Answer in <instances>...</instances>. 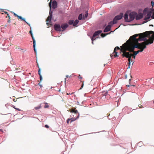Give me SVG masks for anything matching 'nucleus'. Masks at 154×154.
I'll use <instances>...</instances> for the list:
<instances>
[{
	"instance_id": "bb28decb",
	"label": "nucleus",
	"mask_w": 154,
	"mask_h": 154,
	"mask_svg": "<svg viewBox=\"0 0 154 154\" xmlns=\"http://www.w3.org/2000/svg\"><path fill=\"white\" fill-rule=\"evenodd\" d=\"M52 11H51V10H50V12H49V16H52Z\"/></svg>"
},
{
	"instance_id": "f3484780",
	"label": "nucleus",
	"mask_w": 154,
	"mask_h": 154,
	"mask_svg": "<svg viewBox=\"0 0 154 154\" xmlns=\"http://www.w3.org/2000/svg\"><path fill=\"white\" fill-rule=\"evenodd\" d=\"M71 112H74L75 113H78V112L77 110H75L73 109H72L71 111Z\"/></svg>"
},
{
	"instance_id": "7ed1b4c3",
	"label": "nucleus",
	"mask_w": 154,
	"mask_h": 154,
	"mask_svg": "<svg viewBox=\"0 0 154 154\" xmlns=\"http://www.w3.org/2000/svg\"><path fill=\"white\" fill-rule=\"evenodd\" d=\"M123 16V13H120L119 15L116 16L114 18L113 20L114 21L115 20L116 22H117V21L121 20L122 17Z\"/></svg>"
},
{
	"instance_id": "49530a36",
	"label": "nucleus",
	"mask_w": 154,
	"mask_h": 154,
	"mask_svg": "<svg viewBox=\"0 0 154 154\" xmlns=\"http://www.w3.org/2000/svg\"><path fill=\"white\" fill-rule=\"evenodd\" d=\"M131 85H127V86L128 87H129Z\"/></svg>"
},
{
	"instance_id": "4d7b16f0",
	"label": "nucleus",
	"mask_w": 154,
	"mask_h": 154,
	"mask_svg": "<svg viewBox=\"0 0 154 154\" xmlns=\"http://www.w3.org/2000/svg\"><path fill=\"white\" fill-rule=\"evenodd\" d=\"M66 78H65V82H66Z\"/></svg>"
},
{
	"instance_id": "cd10ccee",
	"label": "nucleus",
	"mask_w": 154,
	"mask_h": 154,
	"mask_svg": "<svg viewBox=\"0 0 154 154\" xmlns=\"http://www.w3.org/2000/svg\"><path fill=\"white\" fill-rule=\"evenodd\" d=\"M120 49V48L118 47H116L114 49V52H115L116 51V49Z\"/></svg>"
},
{
	"instance_id": "f03ea898",
	"label": "nucleus",
	"mask_w": 154,
	"mask_h": 154,
	"mask_svg": "<svg viewBox=\"0 0 154 154\" xmlns=\"http://www.w3.org/2000/svg\"><path fill=\"white\" fill-rule=\"evenodd\" d=\"M136 14L137 13L134 12H132L130 13L129 15V20H130V22L134 19L135 17V16Z\"/></svg>"
},
{
	"instance_id": "2eb2a0df",
	"label": "nucleus",
	"mask_w": 154,
	"mask_h": 154,
	"mask_svg": "<svg viewBox=\"0 0 154 154\" xmlns=\"http://www.w3.org/2000/svg\"><path fill=\"white\" fill-rule=\"evenodd\" d=\"M31 35L32 36V39L33 40V44H34V45H35V41L34 37L33 36V34H31Z\"/></svg>"
},
{
	"instance_id": "7c9ffc66",
	"label": "nucleus",
	"mask_w": 154,
	"mask_h": 154,
	"mask_svg": "<svg viewBox=\"0 0 154 154\" xmlns=\"http://www.w3.org/2000/svg\"><path fill=\"white\" fill-rule=\"evenodd\" d=\"M114 52L115 53V54H114V57H116L118 56V55H117V52H116V51L115 52L114 51Z\"/></svg>"
},
{
	"instance_id": "f704fd0d",
	"label": "nucleus",
	"mask_w": 154,
	"mask_h": 154,
	"mask_svg": "<svg viewBox=\"0 0 154 154\" xmlns=\"http://www.w3.org/2000/svg\"><path fill=\"white\" fill-rule=\"evenodd\" d=\"M151 5L152 7H153V6L154 5V3L152 1L151 2Z\"/></svg>"
},
{
	"instance_id": "052dcab7",
	"label": "nucleus",
	"mask_w": 154,
	"mask_h": 154,
	"mask_svg": "<svg viewBox=\"0 0 154 154\" xmlns=\"http://www.w3.org/2000/svg\"><path fill=\"white\" fill-rule=\"evenodd\" d=\"M153 103H154V101H153Z\"/></svg>"
},
{
	"instance_id": "5701e85b",
	"label": "nucleus",
	"mask_w": 154,
	"mask_h": 154,
	"mask_svg": "<svg viewBox=\"0 0 154 154\" xmlns=\"http://www.w3.org/2000/svg\"><path fill=\"white\" fill-rule=\"evenodd\" d=\"M49 107V106L48 105V104L46 103H45V105L44 106V108H47Z\"/></svg>"
},
{
	"instance_id": "c03bdc74",
	"label": "nucleus",
	"mask_w": 154,
	"mask_h": 154,
	"mask_svg": "<svg viewBox=\"0 0 154 154\" xmlns=\"http://www.w3.org/2000/svg\"><path fill=\"white\" fill-rule=\"evenodd\" d=\"M4 13H5L6 14H7V15H8V13L7 12H6V11H4Z\"/></svg>"
},
{
	"instance_id": "b1692460",
	"label": "nucleus",
	"mask_w": 154,
	"mask_h": 154,
	"mask_svg": "<svg viewBox=\"0 0 154 154\" xmlns=\"http://www.w3.org/2000/svg\"><path fill=\"white\" fill-rule=\"evenodd\" d=\"M88 15V13L87 11H86L85 15V18H86L87 17Z\"/></svg>"
},
{
	"instance_id": "39448f33",
	"label": "nucleus",
	"mask_w": 154,
	"mask_h": 154,
	"mask_svg": "<svg viewBox=\"0 0 154 154\" xmlns=\"http://www.w3.org/2000/svg\"><path fill=\"white\" fill-rule=\"evenodd\" d=\"M143 17V14L142 13H140L138 14H137L135 16V19L136 20H138L142 18Z\"/></svg>"
},
{
	"instance_id": "58836bf2",
	"label": "nucleus",
	"mask_w": 154,
	"mask_h": 154,
	"mask_svg": "<svg viewBox=\"0 0 154 154\" xmlns=\"http://www.w3.org/2000/svg\"><path fill=\"white\" fill-rule=\"evenodd\" d=\"M151 17L152 19H154V14L152 15Z\"/></svg>"
},
{
	"instance_id": "13d9d810",
	"label": "nucleus",
	"mask_w": 154,
	"mask_h": 154,
	"mask_svg": "<svg viewBox=\"0 0 154 154\" xmlns=\"http://www.w3.org/2000/svg\"><path fill=\"white\" fill-rule=\"evenodd\" d=\"M0 131H2V129H0Z\"/></svg>"
},
{
	"instance_id": "1a4fd4ad",
	"label": "nucleus",
	"mask_w": 154,
	"mask_h": 154,
	"mask_svg": "<svg viewBox=\"0 0 154 154\" xmlns=\"http://www.w3.org/2000/svg\"><path fill=\"white\" fill-rule=\"evenodd\" d=\"M111 29L110 26H109V25H108L105 28L104 30V32H107L109 31H110Z\"/></svg>"
},
{
	"instance_id": "c756f323",
	"label": "nucleus",
	"mask_w": 154,
	"mask_h": 154,
	"mask_svg": "<svg viewBox=\"0 0 154 154\" xmlns=\"http://www.w3.org/2000/svg\"><path fill=\"white\" fill-rule=\"evenodd\" d=\"M38 74L39 75H41V70L39 68L38 70Z\"/></svg>"
},
{
	"instance_id": "8fccbe9b",
	"label": "nucleus",
	"mask_w": 154,
	"mask_h": 154,
	"mask_svg": "<svg viewBox=\"0 0 154 154\" xmlns=\"http://www.w3.org/2000/svg\"><path fill=\"white\" fill-rule=\"evenodd\" d=\"M94 41V40H92V43L93 44H94V43H93V41Z\"/></svg>"
},
{
	"instance_id": "e433bc0d",
	"label": "nucleus",
	"mask_w": 154,
	"mask_h": 154,
	"mask_svg": "<svg viewBox=\"0 0 154 154\" xmlns=\"http://www.w3.org/2000/svg\"><path fill=\"white\" fill-rule=\"evenodd\" d=\"M27 24H28L29 26H30V28L31 27H30V24L29 23H28L26 20H25V21H24Z\"/></svg>"
},
{
	"instance_id": "864d4df0",
	"label": "nucleus",
	"mask_w": 154,
	"mask_h": 154,
	"mask_svg": "<svg viewBox=\"0 0 154 154\" xmlns=\"http://www.w3.org/2000/svg\"><path fill=\"white\" fill-rule=\"evenodd\" d=\"M149 26H153V25H149Z\"/></svg>"
},
{
	"instance_id": "0eeeda50",
	"label": "nucleus",
	"mask_w": 154,
	"mask_h": 154,
	"mask_svg": "<svg viewBox=\"0 0 154 154\" xmlns=\"http://www.w3.org/2000/svg\"><path fill=\"white\" fill-rule=\"evenodd\" d=\"M68 25L67 23L63 24L61 25V27L62 29L64 30L68 27Z\"/></svg>"
},
{
	"instance_id": "aec40b11",
	"label": "nucleus",
	"mask_w": 154,
	"mask_h": 154,
	"mask_svg": "<svg viewBox=\"0 0 154 154\" xmlns=\"http://www.w3.org/2000/svg\"><path fill=\"white\" fill-rule=\"evenodd\" d=\"M79 113L78 116H77V118L75 120H73L72 119H70V120H71L70 123H71L72 122L74 121H75L76 119H77L78 118H79Z\"/></svg>"
},
{
	"instance_id": "4c0bfd02",
	"label": "nucleus",
	"mask_w": 154,
	"mask_h": 154,
	"mask_svg": "<svg viewBox=\"0 0 154 154\" xmlns=\"http://www.w3.org/2000/svg\"><path fill=\"white\" fill-rule=\"evenodd\" d=\"M83 85H84V83H83V82L82 83V85L80 89H81L83 88Z\"/></svg>"
},
{
	"instance_id": "4be33fe9",
	"label": "nucleus",
	"mask_w": 154,
	"mask_h": 154,
	"mask_svg": "<svg viewBox=\"0 0 154 154\" xmlns=\"http://www.w3.org/2000/svg\"><path fill=\"white\" fill-rule=\"evenodd\" d=\"M150 15L149 13L147 14V17L145 19V20L149 19L150 18Z\"/></svg>"
},
{
	"instance_id": "3c124183",
	"label": "nucleus",
	"mask_w": 154,
	"mask_h": 154,
	"mask_svg": "<svg viewBox=\"0 0 154 154\" xmlns=\"http://www.w3.org/2000/svg\"><path fill=\"white\" fill-rule=\"evenodd\" d=\"M66 77L67 78L69 77V75H67L66 76Z\"/></svg>"
},
{
	"instance_id": "c9c22d12",
	"label": "nucleus",
	"mask_w": 154,
	"mask_h": 154,
	"mask_svg": "<svg viewBox=\"0 0 154 154\" xmlns=\"http://www.w3.org/2000/svg\"><path fill=\"white\" fill-rule=\"evenodd\" d=\"M148 9L147 8H145L144 10H143V12L144 13L146 11H147Z\"/></svg>"
},
{
	"instance_id": "473e14b6",
	"label": "nucleus",
	"mask_w": 154,
	"mask_h": 154,
	"mask_svg": "<svg viewBox=\"0 0 154 154\" xmlns=\"http://www.w3.org/2000/svg\"><path fill=\"white\" fill-rule=\"evenodd\" d=\"M39 75V77H40V81H41L42 80V76L41 75Z\"/></svg>"
},
{
	"instance_id": "603ef678",
	"label": "nucleus",
	"mask_w": 154,
	"mask_h": 154,
	"mask_svg": "<svg viewBox=\"0 0 154 154\" xmlns=\"http://www.w3.org/2000/svg\"><path fill=\"white\" fill-rule=\"evenodd\" d=\"M38 85H39L41 87H42V85H41L40 84V83H38Z\"/></svg>"
},
{
	"instance_id": "412c9836",
	"label": "nucleus",
	"mask_w": 154,
	"mask_h": 154,
	"mask_svg": "<svg viewBox=\"0 0 154 154\" xmlns=\"http://www.w3.org/2000/svg\"><path fill=\"white\" fill-rule=\"evenodd\" d=\"M108 94V92H104L103 93L102 95L103 96H106Z\"/></svg>"
},
{
	"instance_id": "6e6d98bb",
	"label": "nucleus",
	"mask_w": 154,
	"mask_h": 154,
	"mask_svg": "<svg viewBox=\"0 0 154 154\" xmlns=\"http://www.w3.org/2000/svg\"><path fill=\"white\" fill-rule=\"evenodd\" d=\"M13 108H14V109H15V108H15V107L14 106Z\"/></svg>"
},
{
	"instance_id": "6e6552de",
	"label": "nucleus",
	"mask_w": 154,
	"mask_h": 154,
	"mask_svg": "<svg viewBox=\"0 0 154 154\" xmlns=\"http://www.w3.org/2000/svg\"><path fill=\"white\" fill-rule=\"evenodd\" d=\"M52 17V16H49L48 17L47 19L46 20V21H47L46 24L47 25H49L50 23L51 22Z\"/></svg>"
},
{
	"instance_id": "f8f14e48",
	"label": "nucleus",
	"mask_w": 154,
	"mask_h": 154,
	"mask_svg": "<svg viewBox=\"0 0 154 154\" xmlns=\"http://www.w3.org/2000/svg\"><path fill=\"white\" fill-rule=\"evenodd\" d=\"M117 23V22H116L115 20L114 21V20L113 19L112 21H110L108 23V25H109V26H110V28H111V26L114 24H116Z\"/></svg>"
},
{
	"instance_id": "f257e3e1",
	"label": "nucleus",
	"mask_w": 154,
	"mask_h": 154,
	"mask_svg": "<svg viewBox=\"0 0 154 154\" xmlns=\"http://www.w3.org/2000/svg\"><path fill=\"white\" fill-rule=\"evenodd\" d=\"M149 34V32H146L140 34H139L138 39L136 38L139 34L134 35L131 36L129 39L121 47V51L123 53L122 56L128 58V68H130L131 62H132V65L134 62L131 59L132 54L126 51H128L131 52H133L135 48H136L140 50L134 52V54L135 55L137 54L140 52H142L143 50L146 48V45L151 44L153 42L152 37L149 38L148 35Z\"/></svg>"
},
{
	"instance_id": "a18cd8bd",
	"label": "nucleus",
	"mask_w": 154,
	"mask_h": 154,
	"mask_svg": "<svg viewBox=\"0 0 154 154\" xmlns=\"http://www.w3.org/2000/svg\"><path fill=\"white\" fill-rule=\"evenodd\" d=\"M15 109L17 110L18 111H20L21 110L19 108H15Z\"/></svg>"
},
{
	"instance_id": "20e7f679",
	"label": "nucleus",
	"mask_w": 154,
	"mask_h": 154,
	"mask_svg": "<svg viewBox=\"0 0 154 154\" xmlns=\"http://www.w3.org/2000/svg\"><path fill=\"white\" fill-rule=\"evenodd\" d=\"M102 32L101 30H99L95 31L94 33L93 36L91 38V40H95V37L99 35Z\"/></svg>"
},
{
	"instance_id": "423d86ee",
	"label": "nucleus",
	"mask_w": 154,
	"mask_h": 154,
	"mask_svg": "<svg viewBox=\"0 0 154 154\" xmlns=\"http://www.w3.org/2000/svg\"><path fill=\"white\" fill-rule=\"evenodd\" d=\"M54 29L56 31H61V26L59 24H55L54 25Z\"/></svg>"
},
{
	"instance_id": "6ab92c4d",
	"label": "nucleus",
	"mask_w": 154,
	"mask_h": 154,
	"mask_svg": "<svg viewBox=\"0 0 154 154\" xmlns=\"http://www.w3.org/2000/svg\"><path fill=\"white\" fill-rule=\"evenodd\" d=\"M41 108V105H40L39 106H38L37 107H35V109L36 110H38L39 109H40Z\"/></svg>"
},
{
	"instance_id": "4468645a",
	"label": "nucleus",
	"mask_w": 154,
	"mask_h": 154,
	"mask_svg": "<svg viewBox=\"0 0 154 154\" xmlns=\"http://www.w3.org/2000/svg\"><path fill=\"white\" fill-rule=\"evenodd\" d=\"M82 18H83V19H84L85 18L84 16H83V17H82V14H81L79 15L78 17V19L79 20H81L82 19Z\"/></svg>"
},
{
	"instance_id": "bf43d9fd",
	"label": "nucleus",
	"mask_w": 154,
	"mask_h": 154,
	"mask_svg": "<svg viewBox=\"0 0 154 154\" xmlns=\"http://www.w3.org/2000/svg\"><path fill=\"white\" fill-rule=\"evenodd\" d=\"M131 79H130L129 80V82H130V81H131Z\"/></svg>"
},
{
	"instance_id": "dca6fc26",
	"label": "nucleus",
	"mask_w": 154,
	"mask_h": 154,
	"mask_svg": "<svg viewBox=\"0 0 154 154\" xmlns=\"http://www.w3.org/2000/svg\"><path fill=\"white\" fill-rule=\"evenodd\" d=\"M73 20H71L68 21V23L69 25L73 24Z\"/></svg>"
},
{
	"instance_id": "393cba45",
	"label": "nucleus",
	"mask_w": 154,
	"mask_h": 154,
	"mask_svg": "<svg viewBox=\"0 0 154 154\" xmlns=\"http://www.w3.org/2000/svg\"><path fill=\"white\" fill-rule=\"evenodd\" d=\"M51 1H52V0H51V1L49 2V6L50 7V10H51Z\"/></svg>"
},
{
	"instance_id": "72a5a7b5",
	"label": "nucleus",
	"mask_w": 154,
	"mask_h": 154,
	"mask_svg": "<svg viewBox=\"0 0 154 154\" xmlns=\"http://www.w3.org/2000/svg\"><path fill=\"white\" fill-rule=\"evenodd\" d=\"M13 14H14V15L15 16V17H17L18 15H17L16 14H15V13L14 12H13Z\"/></svg>"
},
{
	"instance_id": "5fc2aeb1",
	"label": "nucleus",
	"mask_w": 154,
	"mask_h": 154,
	"mask_svg": "<svg viewBox=\"0 0 154 154\" xmlns=\"http://www.w3.org/2000/svg\"><path fill=\"white\" fill-rule=\"evenodd\" d=\"M10 19H9V20H8V22H10Z\"/></svg>"
},
{
	"instance_id": "2f4dec72",
	"label": "nucleus",
	"mask_w": 154,
	"mask_h": 154,
	"mask_svg": "<svg viewBox=\"0 0 154 154\" xmlns=\"http://www.w3.org/2000/svg\"><path fill=\"white\" fill-rule=\"evenodd\" d=\"M70 120V119H68L66 121V123L68 124L69 123Z\"/></svg>"
},
{
	"instance_id": "79ce46f5",
	"label": "nucleus",
	"mask_w": 154,
	"mask_h": 154,
	"mask_svg": "<svg viewBox=\"0 0 154 154\" xmlns=\"http://www.w3.org/2000/svg\"><path fill=\"white\" fill-rule=\"evenodd\" d=\"M45 128H49V126H48V125H45Z\"/></svg>"
},
{
	"instance_id": "09e8293b",
	"label": "nucleus",
	"mask_w": 154,
	"mask_h": 154,
	"mask_svg": "<svg viewBox=\"0 0 154 154\" xmlns=\"http://www.w3.org/2000/svg\"><path fill=\"white\" fill-rule=\"evenodd\" d=\"M7 15V16H8V17L9 19H10V17L9 16V15L8 14V15Z\"/></svg>"
},
{
	"instance_id": "9d476101",
	"label": "nucleus",
	"mask_w": 154,
	"mask_h": 154,
	"mask_svg": "<svg viewBox=\"0 0 154 154\" xmlns=\"http://www.w3.org/2000/svg\"><path fill=\"white\" fill-rule=\"evenodd\" d=\"M124 18L125 19V21L126 22H130L129 19L128 18V15L127 13H126L124 16Z\"/></svg>"
},
{
	"instance_id": "a878e982",
	"label": "nucleus",
	"mask_w": 154,
	"mask_h": 154,
	"mask_svg": "<svg viewBox=\"0 0 154 154\" xmlns=\"http://www.w3.org/2000/svg\"><path fill=\"white\" fill-rule=\"evenodd\" d=\"M106 34H103V33H102L101 34V37H103L105 36L106 35Z\"/></svg>"
},
{
	"instance_id": "37998d69",
	"label": "nucleus",
	"mask_w": 154,
	"mask_h": 154,
	"mask_svg": "<svg viewBox=\"0 0 154 154\" xmlns=\"http://www.w3.org/2000/svg\"><path fill=\"white\" fill-rule=\"evenodd\" d=\"M79 78L80 79H82V77H81L80 76V75H79Z\"/></svg>"
},
{
	"instance_id": "a211bd4d",
	"label": "nucleus",
	"mask_w": 154,
	"mask_h": 154,
	"mask_svg": "<svg viewBox=\"0 0 154 154\" xmlns=\"http://www.w3.org/2000/svg\"><path fill=\"white\" fill-rule=\"evenodd\" d=\"M17 17L19 19H20L21 20H23L24 21H25V19L24 18H22L20 16H19L18 15Z\"/></svg>"
},
{
	"instance_id": "c85d7f7f",
	"label": "nucleus",
	"mask_w": 154,
	"mask_h": 154,
	"mask_svg": "<svg viewBox=\"0 0 154 154\" xmlns=\"http://www.w3.org/2000/svg\"><path fill=\"white\" fill-rule=\"evenodd\" d=\"M35 45H34V44H33V48H34V50L35 52H36V50L35 48Z\"/></svg>"
},
{
	"instance_id": "a19ab883",
	"label": "nucleus",
	"mask_w": 154,
	"mask_h": 154,
	"mask_svg": "<svg viewBox=\"0 0 154 154\" xmlns=\"http://www.w3.org/2000/svg\"><path fill=\"white\" fill-rule=\"evenodd\" d=\"M30 29H31V27H30ZM29 32L30 34L31 35V34H32V31H31V30L29 31Z\"/></svg>"
},
{
	"instance_id": "9b49d317",
	"label": "nucleus",
	"mask_w": 154,
	"mask_h": 154,
	"mask_svg": "<svg viewBox=\"0 0 154 154\" xmlns=\"http://www.w3.org/2000/svg\"><path fill=\"white\" fill-rule=\"evenodd\" d=\"M57 2L54 0L52 2V7L53 8L55 9L57 7Z\"/></svg>"
},
{
	"instance_id": "ddd939ff",
	"label": "nucleus",
	"mask_w": 154,
	"mask_h": 154,
	"mask_svg": "<svg viewBox=\"0 0 154 154\" xmlns=\"http://www.w3.org/2000/svg\"><path fill=\"white\" fill-rule=\"evenodd\" d=\"M79 20H76L73 23V25L74 26H77L76 25L78 24L79 23Z\"/></svg>"
},
{
	"instance_id": "de8ad7c7",
	"label": "nucleus",
	"mask_w": 154,
	"mask_h": 154,
	"mask_svg": "<svg viewBox=\"0 0 154 154\" xmlns=\"http://www.w3.org/2000/svg\"><path fill=\"white\" fill-rule=\"evenodd\" d=\"M73 93H71V94H70V93H69V94H68V93H67V95H69V94H72Z\"/></svg>"
},
{
	"instance_id": "ea45409f",
	"label": "nucleus",
	"mask_w": 154,
	"mask_h": 154,
	"mask_svg": "<svg viewBox=\"0 0 154 154\" xmlns=\"http://www.w3.org/2000/svg\"><path fill=\"white\" fill-rule=\"evenodd\" d=\"M132 57H133V58L134 59L135 58V55L134 54V55H132Z\"/></svg>"
}]
</instances>
